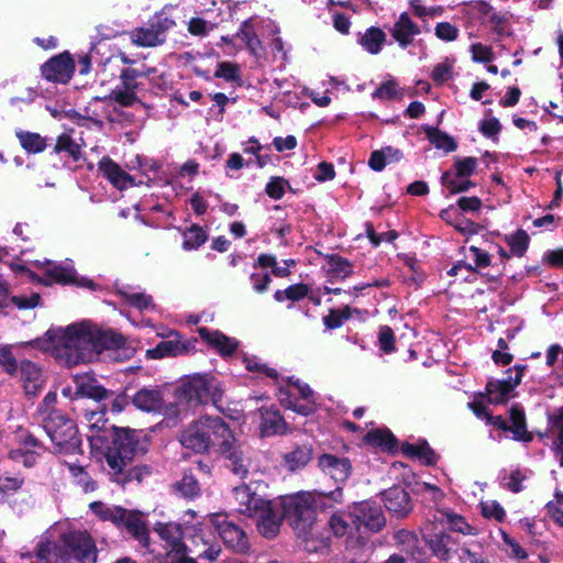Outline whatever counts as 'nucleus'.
I'll return each mask as SVG.
<instances>
[{"label":"nucleus","instance_id":"nucleus-22","mask_svg":"<svg viewBox=\"0 0 563 563\" xmlns=\"http://www.w3.org/2000/svg\"><path fill=\"white\" fill-rule=\"evenodd\" d=\"M421 33L420 26L410 18L408 12L400 13L390 29L393 38L401 48H407L413 43L415 36Z\"/></svg>","mask_w":563,"mask_h":563},{"label":"nucleus","instance_id":"nucleus-44","mask_svg":"<svg viewBox=\"0 0 563 563\" xmlns=\"http://www.w3.org/2000/svg\"><path fill=\"white\" fill-rule=\"evenodd\" d=\"M440 514L445 517L449 530L464 536H475L477 533L476 529L468 525L463 516L449 509L440 510Z\"/></svg>","mask_w":563,"mask_h":563},{"label":"nucleus","instance_id":"nucleus-60","mask_svg":"<svg viewBox=\"0 0 563 563\" xmlns=\"http://www.w3.org/2000/svg\"><path fill=\"white\" fill-rule=\"evenodd\" d=\"M554 500L547 504V510L549 516L555 523L563 527V493L555 492Z\"/></svg>","mask_w":563,"mask_h":563},{"label":"nucleus","instance_id":"nucleus-4","mask_svg":"<svg viewBox=\"0 0 563 563\" xmlns=\"http://www.w3.org/2000/svg\"><path fill=\"white\" fill-rule=\"evenodd\" d=\"M224 389L219 378L212 373H196L186 376L175 389L179 402L189 406L212 402L216 407L222 401Z\"/></svg>","mask_w":563,"mask_h":563},{"label":"nucleus","instance_id":"nucleus-64","mask_svg":"<svg viewBox=\"0 0 563 563\" xmlns=\"http://www.w3.org/2000/svg\"><path fill=\"white\" fill-rule=\"evenodd\" d=\"M435 36L445 42H453L459 37V29L450 22H439L434 29Z\"/></svg>","mask_w":563,"mask_h":563},{"label":"nucleus","instance_id":"nucleus-13","mask_svg":"<svg viewBox=\"0 0 563 563\" xmlns=\"http://www.w3.org/2000/svg\"><path fill=\"white\" fill-rule=\"evenodd\" d=\"M168 338V340L158 342L155 347L146 350V358L161 360L185 355L195 349L197 342V339L183 341L178 331H172Z\"/></svg>","mask_w":563,"mask_h":563},{"label":"nucleus","instance_id":"nucleus-31","mask_svg":"<svg viewBox=\"0 0 563 563\" xmlns=\"http://www.w3.org/2000/svg\"><path fill=\"white\" fill-rule=\"evenodd\" d=\"M155 531L169 544L172 551L180 553L186 549L185 543L183 542L184 531L179 523L158 522L155 526Z\"/></svg>","mask_w":563,"mask_h":563},{"label":"nucleus","instance_id":"nucleus-6","mask_svg":"<svg viewBox=\"0 0 563 563\" xmlns=\"http://www.w3.org/2000/svg\"><path fill=\"white\" fill-rule=\"evenodd\" d=\"M283 517L298 537L308 539L317 519L314 499L309 493H298L283 501Z\"/></svg>","mask_w":563,"mask_h":563},{"label":"nucleus","instance_id":"nucleus-8","mask_svg":"<svg viewBox=\"0 0 563 563\" xmlns=\"http://www.w3.org/2000/svg\"><path fill=\"white\" fill-rule=\"evenodd\" d=\"M276 396L282 407L302 417L312 416L318 410L316 393L307 383L297 384V388L292 390L278 387Z\"/></svg>","mask_w":563,"mask_h":563},{"label":"nucleus","instance_id":"nucleus-50","mask_svg":"<svg viewBox=\"0 0 563 563\" xmlns=\"http://www.w3.org/2000/svg\"><path fill=\"white\" fill-rule=\"evenodd\" d=\"M395 539L398 544L402 547V550L415 558L417 554H421L419 548V539L415 532L401 529L396 532Z\"/></svg>","mask_w":563,"mask_h":563},{"label":"nucleus","instance_id":"nucleus-48","mask_svg":"<svg viewBox=\"0 0 563 563\" xmlns=\"http://www.w3.org/2000/svg\"><path fill=\"white\" fill-rule=\"evenodd\" d=\"M68 471L75 478L76 484L81 487L85 493L95 492L97 489V482L91 478L84 466L77 464H68Z\"/></svg>","mask_w":563,"mask_h":563},{"label":"nucleus","instance_id":"nucleus-15","mask_svg":"<svg viewBox=\"0 0 563 563\" xmlns=\"http://www.w3.org/2000/svg\"><path fill=\"white\" fill-rule=\"evenodd\" d=\"M353 517V523L356 530H361V526L371 532H379L386 525L384 512L379 506L372 503H361L354 508V512L350 514Z\"/></svg>","mask_w":563,"mask_h":563},{"label":"nucleus","instance_id":"nucleus-3","mask_svg":"<svg viewBox=\"0 0 563 563\" xmlns=\"http://www.w3.org/2000/svg\"><path fill=\"white\" fill-rule=\"evenodd\" d=\"M232 438L230 426L219 416H203L192 421L179 435V442L197 454H206L211 450L219 452Z\"/></svg>","mask_w":563,"mask_h":563},{"label":"nucleus","instance_id":"nucleus-33","mask_svg":"<svg viewBox=\"0 0 563 563\" xmlns=\"http://www.w3.org/2000/svg\"><path fill=\"white\" fill-rule=\"evenodd\" d=\"M324 258L329 265L328 275L330 282H333L334 279L344 280L354 272L353 263L340 254H327Z\"/></svg>","mask_w":563,"mask_h":563},{"label":"nucleus","instance_id":"nucleus-32","mask_svg":"<svg viewBox=\"0 0 563 563\" xmlns=\"http://www.w3.org/2000/svg\"><path fill=\"white\" fill-rule=\"evenodd\" d=\"M254 518L257 519V529L263 537L273 539L279 532L280 519L277 517L272 504Z\"/></svg>","mask_w":563,"mask_h":563},{"label":"nucleus","instance_id":"nucleus-54","mask_svg":"<svg viewBox=\"0 0 563 563\" xmlns=\"http://www.w3.org/2000/svg\"><path fill=\"white\" fill-rule=\"evenodd\" d=\"M286 187H288L289 190H292L287 179L279 176H273L265 186V192L269 198L279 200L284 197Z\"/></svg>","mask_w":563,"mask_h":563},{"label":"nucleus","instance_id":"nucleus-62","mask_svg":"<svg viewBox=\"0 0 563 563\" xmlns=\"http://www.w3.org/2000/svg\"><path fill=\"white\" fill-rule=\"evenodd\" d=\"M482 515L487 519H495L497 522H503L506 519V511L497 501L482 503Z\"/></svg>","mask_w":563,"mask_h":563},{"label":"nucleus","instance_id":"nucleus-20","mask_svg":"<svg viewBox=\"0 0 563 563\" xmlns=\"http://www.w3.org/2000/svg\"><path fill=\"white\" fill-rule=\"evenodd\" d=\"M199 336L222 357L232 356L239 347V341L219 330L198 328Z\"/></svg>","mask_w":563,"mask_h":563},{"label":"nucleus","instance_id":"nucleus-18","mask_svg":"<svg viewBox=\"0 0 563 563\" xmlns=\"http://www.w3.org/2000/svg\"><path fill=\"white\" fill-rule=\"evenodd\" d=\"M115 527L119 529L124 528L133 539L139 541L142 548H150V530L139 510H128L124 508L122 519L117 521Z\"/></svg>","mask_w":563,"mask_h":563},{"label":"nucleus","instance_id":"nucleus-24","mask_svg":"<svg viewBox=\"0 0 563 563\" xmlns=\"http://www.w3.org/2000/svg\"><path fill=\"white\" fill-rule=\"evenodd\" d=\"M75 383L76 390L73 397L74 399L89 398L100 402L113 395L112 390L104 388L95 377L91 376H76Z\"/></svg>","mask_w":563,"mask_h":563},{"label":"nucleus","instance_id":"nucleus-39","mask_svg":"<svg viewBox=\"0 0 563 563\" xmlns=\"http://www.w3.org/2000/svg\"><path fill=\"white\" fill-rule=\"evenodd\" d=\"M89 509L102 521H110L114 526L117 521L122 519L124 507L122 506H108L102 501H92L89 504Z\"/></svg>","mask_w":563,"mask_h":563},{"label":"nucleus","instance_id":"nucleus-45","mask_svg":"<svg viewBox=\"0 0 563 563\" xmlns=\"http://www.w3.org/2000/svg\"><path fill=\"white\" fill-rule=\"evenodd\" d=\"M308 294L309 286L305 283H297L288 286L284 290H276L274 294V299L277 302H284L285 300L296 302L306 298Z\"/></svg>","mask_w":563,"mask_h":563},{"label":"nucleus","instance_id":"nucleus-7","mask_svg":"<svg viewBox=\"0 0 563 563\" xmlns=\"http://www.w3.org/2000/svg\"><path fill=\"white\" fill-rule=\"evenodd\" d=\"M58 558L64 562L96 563L98 549L96 541L87 530L71 529L60 533Z\"/></svg>","mask_w":563,"mask_h":563},{"label":"nucleus","instance_id":"nucleus-61","mask_svg":"<svg viewBox=\"0 0 563 563\" xmlns=\"http://www.w3.org/2000/svg\"><path fill=\"white\" fill-rule=\"evenodd\" d=\"M398 84L394 79L382 82L372 93L373 99L393 100L398 95Z\"/></svg>","mask_w":563,"mask_h":563},{"label":"nucleus","instance_id":"nucleus-57","mask_svg":"<svg viewBox=\"0 0 563 563\" xmlns=\"http://www.w3.org/2000/svg\"><path fill=\"white\" fill-rule=\"evenodd\" d=\"M216 78H222L225 81L233 82L240 79V66L232 62H220L214 71Z\"/></svg>","mask_w":563,"mask_h":563},{"label":"nucleus","instance_id":"nucleus-55","mask_svg":"<svg viewBox=\"0 0 563 563\" xmlns=\"http://www.w3.org/2000/svg\"><path fill=\"white\" fill-rule=\"evenodd\" d=\"M0 365L10 376H16L19 374L20 364L14 357L10 346L0 345Z\"/></svg>","mask_w":563,"mask_h":563},{"label":"nucleus","instance_id":"nucleus-52","mask_svg":"<svg viewBox=\"0 0 563 563\" xmlns=\"http://www.w3.org/2000/svg\"><path fill=\"white\" fill-rule=\"evenodd\" d=\"M175 489L185 498L192 499L200 494V486L192 474H184L183 478L175 484Z\"/></svg>","mask_w":563,"mask_h":563},{"label":"nucleus","instance_id":"nucleus-36","mask_svg":"<svg viewBox=\"0 0 563 563\" xmlns=\"http://www.w3.org/2000/svg\"><path fill=\"white\" fill-rule=\"evenodd\" d=\"M386 42V33L378 26L366 29L365 33L360 37L358 44L369 54H378Z\"/></svg>","mask_w":563,"mask_h":563},{"label":"nucleus","instance_id":"nucleus-5","mask_svg":"<svg viewBox=\"0 0 563 563\" xmlns=\"http://www.w3.org/2000/svg\"><path fill=\"white\" fill-rule=\"evenodd\" d=\"M42 424L56 451L63 454L84 453L77 424L66 412L60 409L48 410Z\"/></svg>","mask_w":563,"mask_h":563},{"label":"nucleus","instance_id":"nucleus-19","mask_svg":"<svg viewBox=\"0 0 563 563\" xmlns=\"http://www.w3.org/2000/svg\"><path fill=\"white\" fill-rule=\"evenodd\" d=\"M319 468L336 484H344L352 474L353 466L347 457H339L334 454L323 453L318 459Z\"/></svg>","mask_w":563,"mask_h":563},{"label":"nucleus","instance_id":"nucleus-30","mask_svg":"<svg viewBox=\"0 0 563 563\" xmlns=\"http://www.w3.org/2000/svg\"><path fill=\"white\" fill-rule=\"evenodd\" d=\"M19 373L25 393L35 396L43 385L41 368L35 363L24 360L20 363Z\"/></svg>","mask_w":563,"mask_h":563},{"label":"nucleus","instance_id":"nucleus-26","mask_svg":"<svg viewBox=\"0 0 563 563\" xmlns=\"http://www.w3.org/2000/svg\"><path fill=\"white\" fill-rule=\"evenodd\" d=\"M363 441L365 444L380 449L382 452L388 454H395L400 450L398 446V439L387 428L373 429L368 431L364 435Z\"/></svg>","mask_w":563,"mask_h":563},{"label":"nucleus","instance_id":"nucleus-51","mask_svg":"<svg viewBox=\"0 0 563 563\" xmlns=\"http://www.w3.org/2000/svg\"><path fill=\"white\" fill-rule=\"evenodd\" d=\"M234 36L244 42L246 49L252 56L260 58L264 55L265 49L256 32L246 33L243 30H238Z\"/></svg>","mask_w":563,"mask_h":563},{"label":"nucleus","instance_id":"nucleus-47","mask_svg":"<svg viewBox=\"0 0 563 563\" xmlns=\"http://www.w3.org/2000/svg\"><path fill=\"white\" fill-rule=\"evenodd\" d=\"M352 311L350 306H344L342 309H329L328 314L322 318L325 329L335 330L341 328L344 321L352 317Z\"/></svg>","mask_w":563,"mask_h":563},{"label":"nucleus","instance_id":"nucleus-23","mask_svg":"<svg viewBox=\"0 0 563 563\" xmlns=\"http://www.w3.org/2000/svg\"><path fill=\"white\" fill-rule=\"evenodd\" d=\"M520 384L519 377L489 380L486 384L485 393L479 394L481 398L486 397L487 401L493 405L506 404L512 390Z\"/></svg>","mask_w":563,"mask_h":563},{"label":"nucleus","instance_id":"nucleus-49","mask_svg":"<svg viewBox=\"0 0 563 563\" xmlns=\"http://www.w3.org/2000/svg\"><path fill=\"white\" fill-rule=\"evenodd\" d=\"M118 295L126 303L141 311L154 308L152 296L145 292H129L126 290H119Z\"/></svg>","mask_w":563,"mask_h":563},{"label":"nucleus","instance_id":"nucleus-37","mask_svg":"<svg viewBox=\"0 0 563 563\" xmlns=\"http://www.w3.org/2000/svg\"><path fill=\"white\" fill-rule=\"evenodd\" d=\"M131 41L140 47H154L162 45L165 37H161L150 23L146 27H136L131 32Z\"/></svg>","mask_w":563,"mask_h":563},{"label":"nucleus","instance_id":"nucleus-27","mask_svg":"<svg viewBox=\"0 0 563 563\" xmlns=\"http://www.w3.org/2000/svg\"><path fill=\"white\" fill-rule=\"evenodd\" d=\"M404 455L410 459L419 460L426 466H433L438 463L439 456L424 439L412 444L407 441L400 445Z\"/></svg>","mask_w":563,"mask_h":563},{"label":"nucleus","instance_id":"nucleus-11","mask_svg":"<svg viewBox=\"0 0 563 563\" xmlns=\"http://www.w3.org/2000/svg\"><path fill=\"white\" fill-rule=\"evenodd\" d=\"M76 70L71 54L67 51L54 55L41 66V74L49 82L68 84Z\"/></svg>","mask_w":563,"mask_h":563},{"label":"nucleus","instance_id":"nucleus-28","mask_svg":"<svg viewBox=\"0 0 563 563\" xmlns=\"http://www.w3.org/2000/svg\"><path fill=\"white\" fill-rule=\"evenodd\" d=\"M508 431L512 433V439L520 442H531L533 434L527 429L526 412L520 404H514L509 408Z\"/></svg>","mask_w":563,"mask_h":563},{"label":"nucleus","instance_id":"nucleus-46","mask_svg":"<svg viewBox=\"0 0 563 563\" xmlns=\"http://www.w3.org/2000/svg\"><path fill=\"white\" fill-rule=\"evenodd\" d=\"M243 363L249 372L256 373L260 376L272 378L275 383H278L279 373L277 372V369L269 367L265 363H262L258 357L245 355L243 357Z\"/></svg>","mask_w":563,"mask_h":563},{"label":"nucleus","instance_id":"nucleus-59","mask_svg":"<svg viewBox=\"0 0 563 563\" xmlns=\"http://www.w3.org/2000/svg\"><path fill=\"white\" fill-rule=\"evenodd\" d=\"M36 556L41 561L52 563L54 559L58 558V544L49 540L40 541L36 545Z\"/></svg>","mask_w":563,"mask_h":563},{"label":"nucleus","instance_id":"nucleus-10","mask_svg":"<svg viewBox=\"0 0 563 563\" xmlns=\"http://www.w3.org/2000/svg\"><path fill=\"white\" fill-rule=\"evenodd\" d=\"M210 522L228 548L236 552H245L249 549L246 533L240 526L230 521L227 515L213 514Z\"/></svg>","mask_w":563,"mask_h":563},{"label":"nucleus","instance_id":"nucleus-40","mask_svg":"<svg viewBox=\"0 0 563 563\" xmlns=\"http://www.w3.org/2000/svg\"><path fill=\"white\" fill-rule=\"evenodd\" d=\"M504 240L510 249V254L514 256L522 257L529 249L530 238L523 229L506 234Z\"/></svg>","mask_w":563,"mask_h":563},{"label":"nucleus","instance_id":"nucleus-63","mask_svg":"<svg viewBox=\"0 0 563 563\" xmlns=\"http://www.w3.org/2000/svg\"><path fill=\"white\" fill-rule=\"evenodd\" d=\"M10 301L20 310L33 309L40 306L41 295L38 292H32L30 296H12Z\"/></svg>","mask_w":563,"mask_h":563},{"label":"nucleus","instance_id":"nucleus-14","mask_svg":"<svg viewBox=\"0 0 563 563\" xmlns=\"http://www.w3.org/2000/svg\"><path fill=\"white\" fill-rule=\"evenodd\" d=\"M260 413V435L269 438L274 435H286L291 433L290 424L285 420L277 406H262Z\"/></svg>","mask_w":563,"mask_h":563},{"label":"nucleus","instance_id":"nucleus-35","mask_svg":"<svg viewBox=\"0 0 563 563\" xmlns=\"http://www.w3.org/2000/svg\"><path fill=\"white\" fill-rule=\"evenodd\" d=\"M428 141L438 150H443L445 153L456 151L457 143L453 136L438 128L423 125L422 126Z\"/></svg>","mask_w":563,"mask_h":563},{"label":"nucleus","instance_id":"nucleus-25","mask_svg":"<svg viewBox=\"0 0 563 563\" xmlns=\"http://www.w3.org/2000/svg\"><path fill=\"white\" fill-rule=\"evenodd\" d=\"M426 544L431 553L441 561H448L452 556L455 547L454 539L445 531H432L423 536Z\"/></svg>","mask_w":563,"mask_h":563},{"label":"nucleus","instance_id":"nucleus-53","mask_svg":"<svg viewBox=\"0 0 563 563\" xmlns=\"http://www.w3.org/2000/svg\"><path fill=\"white\" fill-rule=\"evenodd\" d=\"M477 164V158L473 156L456 158L453 164V176L455 178H470L476 172Z\"/></svg>","mask_w":563,"mask_h":563},{"label":"nucleus","instance_id":"nucleus-58","mask_svg":"<svg viewBox=\"0 0 563 563\" xmlns=\"http://www.w3.org/2000/svg\"><path fill=\"white\" fill-rule=\"evenodd\" d=\"M379 350L385 354L396 351V339L393 329L389 325H380L378 330Z\"/></svg>","mask_w":563,"mask_h":563},{"label":"nucleus","instance_id":"nucleus-43","mask_svg":"<svg viewBox=\"0 0 563 563\" xmlns=\"http://www.w3.org/2000/svg\"><path fill=\"white\" fill-rule=\"evenodd\" d=\"M53 153H66L73 159L74 163L79 162L81 158L80 146L67 133H62L57 136L56 143L53 147Z\"/></svg>","mask_w":563,"mask_h":563},{"label":"nucleus","instance_id":"nucleus-34","mask_svg":"<svg viewBox=\"0 0 563 563\" xmlns=\"http://www.w3.org/2000/svg\"><path fill=\"white\" fill-rule=\"evenodd\" d=\"M312 453L313 449L310 444L297 445L292 451L284 454L283 462L289 471L296 472L311 461Z\"/></svg>","mask_w":563,"mask_h":563},{"label":"nucleus","instance_id":"nucleus-16","mask_svg":"<svg viewBox=\"0 0 563 563\" xmlns=\"http://www.w3.org/2000/svg\"><path fill=\"white\" fill-rule=\"evenodd\" d=\"M53 283L60 285H74L77 287L95 290L97 285L93 280L86 277H78L77 272L69 265H55L46 269L42 284L49 286Z\"/></svg>","mask_w":563,"mask_h":563},{"label":"nucleus","instance_id":"nucleus-1","mask_svg":"<svg viewBox=\"0 0 563 563\" xmlns=\"http://www.w3.org/2000/svg\"><path fill=\"white\" fill-rule=\"evenodd\" d=\"M152 438L143 430L111 426L109 443L103 452V471L110 482L122 487L133 482L141 484L153 473L147 464L135 460L147 454Z\"/></svg>","mask_w":563,"mask_h":563},{"label":"nucleus","instance_id":"nucleus-2","mask_svg":"<svg viewBox=\"0 0 563 563\" xmlns=\"http://www.w3.org/2000/svg\"><path fill=\"white\" fill-rule=\"evenodd\" d=\"M27 344L41 351L53 350L68 366L90 362L93 357L92 322L84 320L65 329L51 328L43 338Z\"/></svg>","mask_w":563,"mask_h":563},{"label":"nucleus","instance_id":"nucleus-41","mask_svg":"<svg viewBox=\"0 0 563 563\" xmlns=\"http://www.w3.org/2000/svg\"><path fill=\"white\" fill-rule=\"evenodd\" d=\"M440 181L448 189L449 195L465 192L476 186L470 178H455L452 170L443 172Z\"/></svg>","mask_w":563,"mask_h":563},{"label":"nucleus","instance_id":"nucleus-21","mask_svg":"<svg viewBox=\"0 0 563 563\" xmlns=\"http://www.w3.org/2000/svg\"><path fill=\"white\" fill-rule=\"evenodd\" d=\"M98 168L102 176L119 190H124L136 185L134 178L108 156L99 161Z\"/></svg>","mask_w":563,"mask_h":563},{"label":"nucleus","instance_id":"nucleus-38","mask_svg":"<svg viewBox=\"0 0 563 563\" xmlns=\"http://www.w3.org/2000/svg\"><path fill=\"white\" fill-rule=\"evenodd\" d=\"M15 136L19 140L21 147L27 154L42 153L47 146L46 137L41 136V134L36 132L18 130L15 131Z\"/></svg>","mask_w":563,"mask_h":563},{"label":"nucleus","instance_id":"nucleus-9","mask_svg":"<svg viewBox=\"0 0 563 563\" xmlns=\"http://www.w3.org/2000/svg\"><path fill=\"white\" fill-rule=\"evenodd\" d=\"M93 355L102 351H117L121 360L131 358L135 349L126 344L125 336L113 329H101L92 323Z\"/></svg>","mask_w":563,"mask_h":563},{"label":"nucleus","instance_id":"nucleus-29","mask_svg":"<svg viewBox=\"0 0 563 563\" xmlns=\"http://www.w3.org/2000/svg\"><path fill=\"white\" fill-rule=\"evenodd\" d=\"M132 404L142 411L145 412H157L163 408V395L157 387L153 388H141L132 397Z\"/></svg>","mask_w":563,"mask_h":563},{"label":"nucleus","instance_id":"nucleus-12","mask_svg":"<svg viewBox=\"0 0 563 563\" xmlns=\"http://www.w3.org/2000/svg\"><path fill=\"white\" fill-rule=\"evenodd\" d=\"M228 462V467L232 473L240 478H245L249 475L251 466L250 448L236 441L234 434L228 439L227 443L218 452Z\"/></svg>","mask_w":563,"mask_h":563},{"label":"nucleus","instance_id":"nucleus-56","mask_svg":"<svg viewBox=\"0 0 563 563\" xmlns=\"http://www.w3.org/2000/svg\"><path fill=\"white\" fill-rule=\"evenodd\" d=\"M271 504V500H267L255 493L251 497L250 503H246L242 508H238V510L242 515L254 518Z\"/></svg>","mask_w":563,"mask_h":563},{"label":"nucleus","instance_id":"nucleus-17","mask_svg":"<svg viewBox=\"0 0 563 563\" xmlns=\"http://www.w3.org/2000/svg\"><path fill=\"white\" fill-rule=\"evenodd\" d=\"M382 497L386 510L397 519L406 518L413 510L410 494L399 485L384 490Z\"/></svg>","mask_w":563,"mask_h":563},{"label":"nucleus","instance_id":"nucleus-42","mask_svg":"<svg viewBox=\"0 0 563 563\" xmlns=\"http://www.w3.org/2000/svg\"><path fill=\"white\" fill-rule=\"evenodd\" d=\"M207 240V231L198 224H191L183 232V249L186 251L197 250L205 244Z\"/></svg>","mask_w":563,"mask_h":563}]
</instances>
